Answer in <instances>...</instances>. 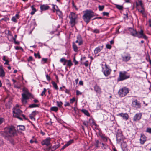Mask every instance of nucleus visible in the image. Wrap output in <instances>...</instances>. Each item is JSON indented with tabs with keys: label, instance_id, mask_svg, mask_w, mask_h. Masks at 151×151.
<instances>
[{
	"label": "nucleus",
	"instance_id": "473e14b6",
	"mask_svg": "<svg viewBox=\"0 0 151 151\" xmlns=\"http://www.w3.org/2000/svg\"><path fill=\"white\" fill-rule=\"evenodd\" d=\"M57 106L60 108H61L62 105L63 104V103L61 101H57L56 102Z\"/></svg>",
	"mask_w": 151,
	"mask_h": 151
},
{
	"label": "nucleus",
	"instance_id": "ddd939ff",
	"mask_svg": "<svg viewBox=\"0 0 151 151\" xmlns=\"http://www.w3.org/2000/svg\"><path fill=\"white\" fill-rule=\"evenodd\" d=\"M142 114L141 113L136 114L134 116L133 120L134 121H137L139 120L141 118Z\"/></svg>",
	"mask_w": 151,
	"mask_h": 151
},
{
	"label": "nucleus",
	"instance_id": "5fc2aeb1",
	"mask_svg": "<svg viewBox=\"0 0 151 151\" xmlns=\"http://www.w3.org/2000/svg\"><path fill=\"white\" fill-rule=\"evenodd\" d=\"M33 60V58L32 57L30 56L29 57V58L27 59V61L28 62H29L30 61H32Z\"/></svg>",
	"mask_w": 151,
	"mask_h": 151
},
{
	"label": "nucleus",
	"instance_id": "b1692460",
	"mask_svg": "<svg viewBox=\"0 0 151 151\" xmlns=\"http://www.w3.org/2000/svg\"><path fill=\"white\" fill-rule=\"evenodd\" d=\"M5 72L1 66H0V77H3L5 76Z\"/></svg>",
	"mask_w": 151,
	"mask_h": 151
},
{
	"label": "nucleus",
	"instance_id": "bf43d9fd",
	"mask_svg": "<svg viewBox=\"0 0 151 151\" xmlns=\"http://www.w3.org/2000/svg\"><path fill=\"white\" fill-rule=\"evenodd\" d=\"M109 14V13L107 12H103V15L104 16H108Z\"/></svg>",
	"mask_w": 151,
	"mask_h": 151
},
{
	"label": "nucleus",
	"instance_id": "3c124183",
	"mask_svg": "<svg viewBox=\"0 0 151 151\" xmlns=\"http://www.w3.org/2000/svg\"><path fill=\"white\" fill-rule=\"evenodd\" d=\"M37 112L36 111H35L32 112L31 114L35 117L36 116Z\"/></svg>",
	"mask_w": 151,
	"mask_h": 151
},
{
	"label": "nucleus",
	"instance_id": "39448f33",
	"mask_svg": "<svg viewBox=\"0 0 151 151\" xmlns=\"http://www.w3.org/2000/svg\"><path fill=\"white\" fill-rule=\"evenodd\" d=\"M112 70L110 67L106 64L104 65H102V71L106 77L108 76L110 74Z\"/></svg>",
	"mask_w": 151,
	"mask_h": 151
},
{
	"label": "nucleus",
	"instance_id": "c03bdc74",
	"mask_svg": "<svg viewBox=\"0 0 151 151\" xmlns=\"http://www.w3.org/2000/svg\"><path fill=\"white\" fill-rule=\"evenodd\" d=\"M72 4L73 7L76 10H78V8H77L76 6L75 5L73 0H72Z\"/></svg>",
	"mask_w": 151,
	"mask_h": 151
},
{
	"label": "nucleus",
	"instance_id": "de8ad7c7",
	"mask_svg": "<svg viewBox=\"0 0 151 151\" xmlns=\"http://www.w3.org/2000/svg\"><path fill=\"white\" fill-rule=\"evenodd\" d=\"M146 132L150 134H151V128H147Z\"/></svg>",
	"mask_w": 151,
	"mask_h": 151
},
{
	"label": "nucleus",
	"instance_id": "49530a36",
	"mask_svg": "<svg viewBox=\"0 0 151 151\" xmlns=\"http://www.w3.org/2000/svg\"><path fill=\"white\" fill-rule=\"evenodd\" d=\"M75 101V98H73L71 99L70 100V103L72 104Z\"/></svg>",
	"mask_w": 151,
	"mask_h": 151
},
{
	"label": "nucleus",
	"instance_id": "58836bf2",
	"mask_svg": "<svg viewBox=\"0 0 151 151\" xmlns=\"http://www.w3.org/2000/svg\"><path fill=\"white\" fill-rule=\"evenodd\" d=\"M104 6L102 5L101 6L99 5L98 6V8L99 9V11H101L103 10V9H104Z\"/></svg>",
	"mask_w": 151,
	"mask_h": 151
},
{
	"label": "nucleus",
	"instance_id": "e2e57ef3",
	"mask_svg": "<svg viewBox=\"0 0 151 151\" xmlns=\"http://www.w3.org/2000/svg\"><path fill=\"white\" fill-rule=\"evenodd\" d=\"M34 55L35 57H37V56H38L39 58H40V56L39 55V54L37 53H35L34 54Z\"/></svg>",
	"mask_w": 151,
	"mask_h": 151
},
{
	"label": "nucleus",
	"instance_id": "7c9ffc66",
	"mask_svg": "<svg viewBox=\"0 0 151 151\" xmlns=\"http://www.w3.org/2000/svg\"><path fill=\"white\" fill-rule=\"evenodd\" d=\"M58 107L55 106L51 107L50 109V110L51 111H53L55 112H57L58 110Z\"/></svg>",
	"mask_w": 151,
	"mask_h": 151
},
{
	"label": "nucleus",
	"instance_id": "680f3d73",
	"mask_svg": "<svg viewBox=\"0 0 151 151\" xmlns=\"http://www.w3.org/2000/svg\"><path fill=\"white\" fill-rule=\"evenodd\" d=\"M29 116L30 118L32 120H35V118H34V116H33L32 115H31V114H30L29 115Z\"/></svg>",
	"mask_w": 151,
	"mask_h": 151
},
{
	"label": "nucleus",
	"instance_id": "7ed1b4c3",
	"mask_svg": "<svg viewBox=\"0 0 151 151\" xmlns=\"http://www.w3.org/2000/svg\"><path fill=\"white\" fill-rule=\"evenodd\" d=\"M70 19L69 23L72 27H73L77 23L78 15L75 13L70 12L69 15Z\"/></svg>",
	"mask_w": 151,
	"mask_h": 151
},
{
	"label": "nucleus",
	"instance_id": "423d86ee",
	"mask_svg": "<svg viewBox=\"0 0 151 151\" xmlns=\"http://www.w3.org/2000/svg\"><path fill=\"white\" fill-rule=\"evenodd\" d=\"M130 78V75L126 71L120 72L118 81H122Z\"/></svg>",
	"mask_w": 151,
	"mask_h": 151
},
{
	"label": "nucleus",
	"instance_id": "f704fd0d",
	"mask_svg": "<svg viewBox=\"0 0 151 151\" xmlns=\"http://www.w3.org/2000/svg\"><path fill=\"white\" fill-rule=\"evenodd\" d=\"M116 7L120 10H122L123 8V6L122 5H115Z\"/></svg>",
	"mask_w": 151,
	"mask_h": 151
},
{
	"label": "nucleus",
	"instance_id": "6e6d98bb",
	"mask_svg": "<svg viewBox=\"0 0 151 151\" xmlns=\"http://www.w3.org/2000/svg\"><path fill=\"white\" fill-rule=\"evenodd\" d=\"M108 137L106 136H105L104 138H103L102 139L103 140L104 142H107V139Z\"/></svg>",
	"mask_w": 151,
	"mask_h": 151
},
{
	"label": "nucleus",
	"instance_id": "6ab92c4d",
	"mask_svg": "<svg viewBox=\"0 0 151 151\" xmlns=\"http://www.w3.org/2000/svg\"><path fill=\"white\" fill-rule=\"evenodd\" d=\"M60 145V144L57 142V143L55 144V145L51 147H49L48 149L50 150L51 149L52 151H54L58 148Z\"/></svg>",
	"mask_w": 151,
	"mask_h": 151
},
{
	"label": "nucleus",
	"instance_id": "4d7b16f0",
	"mask_svg": "<svg viewBox=\"0 0 151 151\" xmlns=\"http://www.w3.org/2000/svg\"><path fill=\"white\" fill-rule=\"evenodd\" d=\"M13 40L15 44L17 45H19V42L18 41H16V40H15V39H13Z\"/></svg>",
	"mask_w": 151,
	"mask_h": 151
},
{
	"label": "nucleus",
	"instance_id": "2eb2a0df",
	"mask_svg": "<svg viewBox=\"0 0 151 151\" xmlns=\"http://www.w3.org/2000/svg\"><path fill=\"white\" fill-rule=\"evenodd\" d=\"M117 115L120 116L123 119L125 120H127L129 118L128 115L127 113H119Z\"/></svg>",
	"mask_w": 151,
	"mask_h": 151
},
{
	"label": "nucleus",
	"instance_id": "5701e85b",
	"mask_svg": "<svg viewBox=\"0 0 151 151\" xmlns=\"http://www.w3.org/2000/svg\"><path fill=\"white\" fill-rule=\"evenodd\" d=\"M89 122L90 124H91V126H95L96 127L97 126V125L96 124V123L94 122V120L93 119H89Z\"/></svg>",
	"mask_w": 151,
	"mask_h": 151
},
{
	"label": "nucleus",
	"instance_id": "bb28decb",
	"mask_svg": "<svg viewBox=\"0 0 151 151\" xmlns=\"http://www.w3.org/2000/svg\"><path fill=\"white\" fill-rule=\"evenodd\" d=\"M73 48L74 51L76 52H77L78 51V48L77 45L74 42L73 43Z\"/></svg>",
	"mask_w": 151,
	"mask_h": 151
},
{
	"label": "nucleus",
	"instance_id": "603ef678",
	"mask_svg": "<svg viewBox=\"0 0 151 151\" xmlns=\"http://www.w3.org/2000/svg\"><path fill=\"white\" fill-rule=\"evenodd\" d=\"M106 47L107 49H111L112 47L111 45L109 44H107L106 45Z\"/></svg>",
	"mask_w": 151,
	"mask_h": 151
},
{
	"label": "nucleus",
	"instance_id": "13d9d810",
	"mask_svg": "<svg viewBox=\"0 0 151 151\" xmlns=\"http://www.w3.org/2000/svg\"><path fill=\"white\" fill-rule=\"evenodd\" d=\"M127 146V145L125 143L124 144V146H123L122 144V149L123 150H124V149L125 150L124 148H125Z\"/></svg>",
	"mask_w": 151,
	"mask_h": 151
},
{
	"label": "nucleus",
	"instance_id": "c85d7f7f",
	"mask_svg": "<svg viewBox=\"0 0 151 151\" xmlns=\"http://www.w3.org/2000/svg\"><path fill=\"white\" fill-rule=\"evenodd\" d=\"M102 146L101 148L103 149H107L109 148V146L107 144H105L104 143H102Z\"/></svg>",
	"mask_w": 151,
	"mask_h": 151
},
{
	"label": "nucleus",
	"instance_id": "4be33fe9",
	"mask_svg": "<svg viewBox=\"0 0 151 151\" xmlns=\"http://www.w3.org/2000/svg\"><path fill=\"white\" fill-rule=\"evenodd\" d=\"M141 8L142 9H138V12L142 14L144 17H146V15L145 12V9L143 6Z\"/></svg>",
	"mask_w": 151,
	"mask_h": 151
},
{
	"label": "nucleus",
	"instance_id": "f03ea898",
	"mask_svg": "<svg viewBox=\"0 0 151 151\" xmlns=\"http://www.w3.org/2000/svg\"><path fill=\"white\" fill-rule=\"evenodd\" d=\"M94 12L91 10H86L83 16L84 21L87 23H88L91 19L94 16Z\"/></svg>",
	"mask_w": 151,
	"mask_h": 151
},
{
	"label": "nucleus",
	"instance_id": "dca6fc26",
	"mask_svg": "<svg viewBox=\"0 0 151 151\" xmlns=\"http://www.w3.org/2000/svg\"><path fill=\"white\" fill-rule=\"evenodd\" d=\"M50 138H47L42 142V144L43 145H45L47 146H48L50 144Z\"/></svg>",
	"mask_w": 151,
	"mask_h": 151
},
{
	"label": "nucleus",
	"instance_id": "9b49d317",
	"mask_svg": "<svg viewBox=\"0 0 151 151\" xmlns=\"http://www.w3.org/2000/svg\"><path fill=\"white\" fill-rule=\"evenodd\" d=\"M116 134V139L117 140L121 141L123 139L124 137L122 134V132L121 131L118 130Z\"/></svg>",
	"mask_w": 151,
	"mask_h": 151
},
{
	"label": "nucleus",
	"instance_id": "9d476101",
	"mask_svg": "<svg viewBox=\"0 0 151 151\" xmlns=\"http://www.w3.org/2000/svg\"><path fill=\"white\" fill-rule=\"evenodd\" d=\"M122 60L123 62H127L129 61L131 59V55L129 53H126L122 56Z\"/></svg>",
	"mask_w": 151,
	"mask_h": 151
},
{
	"label": "nucleus",
	"instance_id": "864d4df0",
	"mask_svg": "<svg viewBox=\"0 0 151 151\" xmlns=\"http://www.w3.org/2000/svg\"><path fill=\"white\" fill-rule=\"evenodd\" d=\"M64 106L65 107L67 106H70V103H69L68 102H65V104H64Z\"/></svg>",
	"mask_w": 151,
	"mask_h": 151
},
{
	"label": "nucleus",
	"instance_id": "f3484780",
	"mask_svg": "<svg viewBox=\"0 0 151 151\" xmlns=\"http://www.w3.org/2000/svg\"><path fill=\"white\" fill-rule=\"evenodd\" d=\"M146 140V137L143 134H141L140 139V143L142 144H143Z\"/></svg>",
	"mask_w": 151,
	"mask_h": 151
},
{
	"label": "nucleus",
	"instance_id": "a19ab883",
	"mask_svg": "<svg viewBox=\"0 0 151 151\" xmlns=\"http://www.w3.org/2000/svg\"><path fill=\"white\" fill-rule=\"evenodd\" d=\"M83 124L86 127H87L88 126V123L87 121H84L83 122Z\"/></svg>",
	"mask_w": 151,
	"mask_h": 151
},
{
	"label": "nucleus",
	"instance_id": "8fccbe9b",
	"mask_svg": "<svg viewBox=\"0 0 151 151\" xmlns=\"http://www.w3.org/2000/svg\"><path fill=\"white\" fill-rule=\"evenodd\" d=\"M46 89L45 88H44V90H43V91L42 92L41 94V95L42 96H43V95H44L45 94V93L46 92Z\"/></svg>",
	"mask_w": 151,
	"mask_h": 151
},
{
	"label": "nucleus",
	"instance_id": "c756f323",
	"mask_svg": "<svg viewBox=\"0 0 151 151\" xmlns=\"http://www.w3.org/2000/svg\"><path fill=\"white\" fill-rule=\"evenodd\" d=\"M18 130L23 131L25 129L23 125H19L17 127Z\"/></svg>",
	"mask_w": 151,
	"mask_h": 151
},
{
	"label": "nucleus",
	"instance_id": "cd10ccee",
	"mask_svg": "<svg viewBox=\"0 0 151 151\" xmlns=\"http://www.w3.org/2000/svg\"><path fill=\"white\" fill-rule=\"evenodd\" d=\"M81 111L82 112L84 113L85 115L87 116H90L89 113L88 112L87 110L85 109H82L81 110Z\"/></svg>",
	"mask_w": 151,
	"mask_h": 151
},
{
	"label": "nucleus",
	"instance_id": "f257e3e1",
	"mask_svg": "<svg viewBox=\"0 0 151 151\" xmlns=\"http://www.w3.org/2000/svg\"><path fill=\"white\" fill-rule=\"evenodd\" d=\"M16 131L13 126H9L4 129L1 135L4 137L5 139L9 140L10 137L14 136L16 134Z\"/></svg>",
	"mask_w": 151,
	"mask_h": 151
},
{
	"label": "nucleus",
	"instance_id": "052dcab7",
	"mask_svg": "<svg viewBox=\"0 0 151 151\" xmlns=\"http://www.w3.org/2000/svg\"><path fill=\"white\" fill-rule=\"evenodd\" d=\"M81 64H84L86 67H87L88 66V64L87 63H84L82 61H81Z\"/></svg>",
	"mask_w": 151,
	"mask_h": 151
},
{
	"label": "nucleus",
	"instance_id": "69168bd1",
	"mask_svg": "<svg viewBox=\"0 0 151 151\" xmlns=\"http://www.w3.org/2000/svg\"><path fill=\"white\" fill-rule=\"evenodd\" d=\"M93 32L96 33H99V31L98 29H95L93 31Z\"/></svg>",
	"mask_w": 151,
	"mask_h": 151
},
{
	"label": "nucleus",
	"instance_id": "a878e982",
	"mask_svg": "<svg viewBox=\"0 0 151 151\" xmlns=\"http://www.w3.org/2000/svg\"><path fill=\"white\" fill-rule=\"evenodd\" d=\"M136 5L137 7L139 6H140L141 7H142L143 6L141 0H138V2L136 3Z\"/></svg>",
	"mask_w": 151,
	"mask_h": 151
},
{
	"label": "nucleus",
	"instance_id": "79ce46f5",
	"mask_svg": "<svg viewBox=\"0 0 151 151\" xmlns=\"http://www.w3.org/2000/svg\"><path fill=\"white\" fill-rule=\"evenodd\" d=\"M23 91L24 92V93H27V94H29V93L28 92V91L27 89L25 88H23Z\"/></svg>",
	"mask_w": 151,
	"mask_h": 151
},
{
	"label": "nucleus",
	"instance_id": "1a4fd4ad",
	"mask_svg": "<svg viewBox=\"0 0 151 151\" xmlns=\"http://www.w3.org/2000/svg\"><path fill=\"white\" fill-rule=\"evenodd\" d=\"M135 37H137L139 38H143L145 40L147 39V37L144 34L142 30H141L140 31H137V33Z\"/></svg>",
	"mask_w": 151,
	"mask_h": 151
},
{
	"label": "nucleus",
	"instance_id": "20e7f679",
	"mask_svg": "<svg viewBox=\"0 0 151 151\" xmlns=\"http://www.w3.org/2000/svg\"><path fill=\"white\" fill-rule=\"evenodd\" d=\"M13 116L17 118L20 120H22L21 116H22L25 120L27 119L25 117V116L22 114V112L19 108H14V109L13 111Z\"/></svg>",
	"mask_w": 151,
	"mask_h": 151
},
{
	"label": "nucleus",
	"instance_id": "f8f14e48",
	"mask_svg": "<svg viewBox=\"0 0 151 151\" xmlns=\"http://www.w3.org/2000/svg\"><path fill=\"white\" fill-rule=\"evenodd\" d=\"M29 94L27 93H23L22 94V101L23 104H26L27 102V99L29 98L28 96Z\"/></svg>",
	"mask_w": 151,
	"mask_h": 151
},
{
	"label": "nucleus",
	"instance_id": "4c0bfd02",
	"mask_svg": "<svg viewBox=\"0 0 151 151\" xmlns=\"http://www.w3.org/2000/svg\"><path fill=\"white\" fill-rule=\"evenodd\" d=\"M47 60V58H43L42 59V63L43 64H44L46 63Z\"/></svg>",
	"mask_w": 151,
	"mask_h": 151
},
{
	"label": "nucleus",
	"instance_id": "412c9836",
	"mask_svg": "<svg viewBox=\"0 0 151 151\" xmlns=\"http://www.w3.org/2000/svg\"><path fill=\"white\" fill-rule=\"evenodd\" d=\"M77 40L79 42V45L80 46L82 44L83 41L82 40V37L80 35H78L77 36Z\"/></svg>",
	"mask_w": 151,
	"mask_h": 151
},
{
	"label": "nucleus",
	"instance_id": "a211bd4d",
	"mask_svg": "<svg viewBox=\"0 0 151 151\" xmlns=\"http://www.w3.org/2000/svg\"><path fill=\"white\" fill-rule=\"evenodd\" d=\"M129 30L132 36L135 37L137 33V31L136 30L132 28H130L129 29Z\"/></svg>",
	"mask_w": 151,
	"mask_h": 151
},
{
	"label": "nucleus",
	"instance_id": "0eeeda50",
	"mask_svg": "<svg viewBox=\"0 0 151 151\" xmlns=\"http://www.w3.org/2000/svg\"><path fill=\"white\" fill-rule=\"evenodd\" d=\"M129 90L126 87H123L120 89L118 91V94L121 97H124L129 93Z\"/></svg>",
	"mask_w": 151,
	"mask_h": 151
},
{
	"label": "nucleus",
	"instance_id": "0e129e2a",
	"mask_svg": "<svg viewBox=\"0 0 151 151\" xmlns=\"http://www.w3.org/2000/svg\"><path fill=\"white\" fill-rule=\"evenodd\" d=\"M73 61L75 65H76L78 63V62L76 60L75 57H74L73 58Z\"/></svg>",
	"mask_w": 151,
	"mask_h": 151
},
{
	"label": "nucleus",
	"instance_id": "09e8293b",
	"mask_svg": "<svg viewBox=\"0 0 151 151\" xmlns=\"http://www.w3.org/2000/svg\"><path fill=\"white\" fill-rule=\"evenodd\" d=\"M17 19L14 17L13 16L11 20L14 22H17Z\"/></svg>",
	"mask_w": 151,
	"mask_h": 151
},
{
	"label": "nucleus",
	"instance_id": "72a5a7b5",
	"mask_svg": "<svg viewBox=\"0 0 151 151\" xmlns=\"http://www.w3.org/2000/svg\"><path fill=\"white\" fill-rule=\"evenodd\" d=\"M52 83L53 85L54 88L56 90H58V87L57 84L56 83L53 81H52Z\"/></svg>",
	"mask_w": 151,
	"mask_h": 151
},
{
	"label": "nucleus",
	"instance_id": "aec40b11",
	"mask_svg": "<svg viewBox=\"0 0 151 151\" xmlns=\"http://www.w3.org/2000/svg\"><path fill=\"white\" fill-rule=\"evenodd\" d=\"M40 8L41 11H44L48 9L50 7L47 5H42L40 6Z\"/></svg>",
	"mask_w": 151,
	"mask_h": 151
},
{
	"label": "nucleus",
	"instance_id": "2f4dec72",
	"mask_svg": "<svg viewBox=\"0 0 151 151\" xmlns=\"http://www.w3.org/2000/svg\"><path fill=\"white\" fill-rule=\"evenodd\" d=\"M31 8L32 9V11L30 13V14L32 15H33L35 14V12L37 10L36 9L34 8L33 6H31Z\"/></svg>",
	"mask_w": 151,
	"mask_h": 151
},
{
	"label": "nucleus",
	"instance_id": "ea45409f",
	"mask_svg": "<svg viewBox=\"0 0 151 151\" xmlns=\"http://www.w3.org/2000/svg\"><path fill=\"white\" fill-rule=\"evenodd\" d=\"M67 65L70 67L73 65V63L70 60L68 61V63Z\"/></svg>",
	"mask_w": 151,
	"mask_h": 151
},
{
	"label": "nucleus",
	"instance_id": "338daca9",
	"mask_svg": "<svg viewBox=\"0 0 151 151\" xmlns=\"http://www.w3.org/2000/svg\"><path fill=\"white\" fill-rule=\"evenodd\" d=\"M46 78L47 80L48 81H50L51 79L50 76H49L48 74L46 75Z\"/></svg>",
	"mask_w": 151,
	"mask_h": 151
},
{
	"label": "nucleus",
	"instance_id": "c9c22d12",
	"mask_svg": "<svg viewBox=\"0 0 151 151\" xmlns=\"http://www.w3.org/2000/svg\"><path fill=\"white\" fill-rule=\"evenodd\" d=\"M95 146H96V148H98L99 146V143H101L99 142V140H96L95 141Z\"/></svg>",
	"mask_w": 151,
	"mask_h": 151
},
{
	"label": "nucleus",
	"instance_id": "4468645a",
	"mask_svg": "<svg viewBox=\"0 0 151 151\" xmlns=\"http://www.w3.org/2000/svg\"><path fill=\"white\" fill-rule=\"evenodd\" d=\"M94 90L97 94H100L101 93V89L96 84L94 87Z\"/></svg>",
	"mask_w": 151,
	"mask_h": 151
},
{
	"label": "nucleus",
	"instance_id": "37998d69",
	"mask_svg": "<svg viewBox=\"0 0 151 151\" xmlns=\"http://www.w3.org/2000/svg\"><path fill=\"white\" fill-rule=\"evenodd\" d=\"M73 142V140H71L69 141H68L67 143L66 144L68 146L70 145L71 144H72V143Z\"/></svg>",
	"mask_w": 151,
	"mask_h": 151
},
{
	"label": "nucleus",
	"instance_id": "e433bc0d",
	"mask_svg": "<svg viewBox=\"0 0 151 151\" xmlns=\"http://www.w3.org/2000/svg\"><path fill=\"white\" fill-rule=\"evenodd\" d=\"M38 107V105L36 104H33L29 105V107L30 108H32L34 107Z\"/></svg>",
	"mask_w": 151,
	"mask_h": 151
},
{
	"label": "nucleus",
	"instance_id": "6e6552de",
	"mask_svg": "<svg viewBox=\"0 0 151 151\" xmlns=\"http://www.w3.org/2000/svg\"><path fill=\"white\" fill-rule=\"evenodd\" d=\"M132 106L136 109H140L141 107V104L139 101L135 99L132 101Z\"/></svg>",
	"mask_w": 151,
	"mask_h": 151
},
{
	"label": "nucleus",
	"instance_id": "a18cd8bd",
	"mask_svg": "<svg viewBox=\"0 0 151 151\" xmlns=\"http://www.w3.org/2000/svg\"><path fill=\"white\" fill-rule=\"evenodd\" d=\"M76 95L77 96L81 95L82 94V93L80 91L78 90H77L76 91Z\"/></svg>",
	"mask_w": 151,
	"mask_h": 151
},
{
	"label": "nucleus",
	"instance_id": "774afa93",
	"mask_svg": "<svg viewBox=\"0 0 151 151\" xmlns=\"http://www.w3.org/2000/svg\"><path fill=\"white\" fill-rule=\"evenodd\" d=\"M67 60H65L64 58H62L60 60V62H64L65 61H67Z\"/></svg>",
	"mask_w": 151,
	"mask_h": 151
},
{
	"label": "nucleus",
	"instance_id": "393cba45",
	"mask_svg": "<svg viewBox=\"0 0 151 151\" xmlns=\"http://www.w3.org/2000/svg\"><path fill=\"white\" fill-rule=\"evenodd\" d=\"M102 50V47H98L96 48L94 50V53L95 54H96L98 53L101 51Z\"/></svg>",
	"mask_w": 151,
	"mask_h": 151
}]
</instances>
